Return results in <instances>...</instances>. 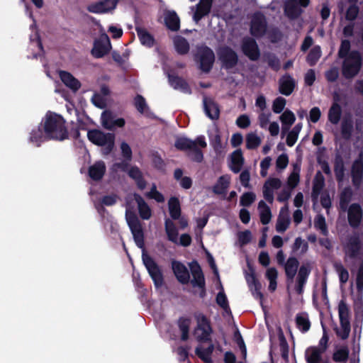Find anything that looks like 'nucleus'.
Wrapping results in <instances>:
<instances>
[{
  "label": "nucleus",
  "instance_id": "obj_1",
  "mask_svg": "<svg viewBox=\"0 0 363 363\" xmlns=\"http://www.w3.org/2000/svg\"><path fill=\"white\" fill-rule=\"evenodd\" d=\"M127 223L133 234L136 245L143 249L142 259L155 288L162 287L164 283L162 271L155 259L145 250L144 232L140 220L134 213L127 216Z\"/></svg>",
  "mask_w": 363,
  "mask_h": 363
},
{
  "label": "nucleus",
  "instance_id": "obj_2",
  "mask_svg": "<svg viewBox=\"0 0 363 363\" xmlns=\"http://www.w3.org/2000/svg\"><path fill=\"white\" fill-rule=\"evenodd\" d=\"M45 139L64 140L68 138V131L65 126V121L59 114L48 112L45 115L44 123L42 125Z\"/></svg>",
  "mask_w": 363,
  "mask_h": 363
},
{
  "label": "nucleus",
  "instance_id": "obj_3",
  "mask_svg": "<svg viewBox=\"0 0 363 363\" xmlns=\"http://www.w3.org/2000/svg\"><path fill=\"white\" fill-rule=\"evenodd\" d=\"M87 138L93 144L103 147L102 151L104 155L110 154L115 144V135L113 133H105L98 129L89 130L87 133Z\"/></svg>",
  "mask_w": 363,
  "mask_h": 363
},
{
  "label": "nucleus",
  "instance_id": "obj_4",
  "mask_svg": "<svg viewBox=\"0 0 363 363\" xmlns=\"http://www.w3.org/2000/svg\"><path fill=\"white\" fill-rule=\"evenodd\" d=\"M362 65V57L358 50H352L348 57L344 58L342 74L345 79H350L357 76Z\"/></svg>",
  "mask_w": 363,
  "mask_h": 363
},
{
  "label": "nucleus",
  "instance_id": "obj_5",
  "mask_svg": "<svg viewBox=\"0 0 363 363\" xmlns=\"http://www.w3.org/2000/svg\"><path fill=\"white\" fill-rule=\"evenodd\" d=\"M194 60L199 64V68L205 73H208L213 65L215 55L211 48L203 45L197 48Z\"/></svg>",
  "mask_w": 363,
  "mask_h": 363
},
{
  "label": "nucleus",
  "instance_id": "obj_6",
  "mask_svg": "<svg viewBox=\"0 0 363 363\" xmlns=\"http://www.w3.org/2000/svg\"><path fill=\"white\" fill-rule=\"evenodd\" d=\"M197 325L194 330V334L199 342H206L211 341V334L213 332L210 320L207 317L199 313L196 315Z\"/></svg>",
  "mask_w": 363,
  "mask_h": 363
},
{
  "label": "nucleus",
  "instance_id": "obj_7",
  "mask_svg": "<svg viewBox=\"0 0 363 363\" xmlns=\"http://www.w3.org/2000/svg\"><path fill=\"white\" fill-rule=\"evenodd\" d=\"M218 56L222 67L226 70L234 68L238 64L237 52L229 46L221 47L218 51Z\"/></svg>",
  "mask_w": 363,
  "mask_h": 363
},
{
  "label": "nucleus",
  "instance_id": "obj_8",
  "mask_svg": "<svg viewBox=\"0 0 363 363\" xmlns=\"http://www.w3.org/2000/svg\"><path fill=\"white\" fill-rule=\"evenodd\" d=\"M267 30V21L265 16L261 12L255 13L250 21V34L255 38H259L265 35Z\"/></svg>",
  "mask_w": 363,
  "mask_h": 363
},
{
  "label": "nucleus",
  "instance_id": "obj_9",
  "mask_svg": "<svg viewBox=\"0 0 363 363\" xmlns=\"http://www.w3.org/2000/svg\"><path fill=\"white\" fill-rule=\"evenodd\" d=\"M120 0H99L86 6V10L92 13H107L116 9Z\"/></svg>",
  "mask_w": 363,
  "mask_h": 363
},
{
  "label": "nucleus",
  "instance_id": "obj_10",
  "mask_svg": "<svg viewBox=\"0 0 363 363\" xmlns=\"http://www.w3.org/2000/svg\"><path fill=\"white\" fill-rule=\"evenodd\" d=\"M241 50L243 54L251 61H257L260 57V50L256 40L245 37L242 40Z\"/></svg>",
  "mask_w": 363,
  "mask_h": 363
},
{
  "label": "nucleus",
  "instance_id": "obj_11",
  "mask_svg": "<svg viewBox=\"0 0 363 363\" xmlns=\"http://www.w3.org/2000/svg\"><path fill=\"white\" fill-rule=\"evenodd\" d=\"M195 145H199L202 148L206 147L207 143L205 140V137L199 135L195 140L186 137H179L176 139L174 143V147L181 151H190Z\"/></svg>",
  "mask_w": 363,
  "mask_h": 363
},
{
  "label": "nucleus",
  "instance_id": "obj_12",
  "mask_svg": "<svg viewBox=\"0 0 363 363\" xmlns=\"http://www.w3.org/2000/svg\"><path fill=\"white\" fill-rule=\"evenodd\" d=\"M352 182L353 185L359 188L363 179V153L361 152L359 158L355 160L351 169Z\"/></svg>",
  "mask_w": 363,
  "mask_h": 363
},
{
  "label": "nucleus",
  "instance_id": "obj_13",
  "mask_svg": "<svg viewBox=\"0 0 363 363\" xmlns=\"http://www.w3.org/2000/svg\"><path fill=\"white\" fill-rule=\"evenodd\" d=\"M172 269L177 279L182 284H186L190 279L189 272L186 267L182 262L173 260Z\"/></svg>",
  "mask_w": 363,
  "mask_h": 363
},
{
  "label": "nucleus",
  "instance_id": "obj_14",
  "mask_svg": "<svg viewBox=\"0 0 363 363\" xmlns=\"http://www.w3.org/2000/svg\"><path fill=\"white\" fill-rule=\"evenodd\" d=\"M362 209L359 203H354L350 206L347 211V218L350 225L354 228H357L362 220Z\"/></svg>",
  "mask_w": 363,
  "mask_h": 363
},
{
  "label": "nucleus",
  "instance_id": "obj_15",
  "mask_svg": "<svg viewBox=\"0 0 363 363\" xmlns=\"http://www.w3.org/2000/svg\"><path fill=\"white\" fill-rule=\"evenodd\" d=\"M296 87L295 79L288 73L284 74L279 79V91L285 96L292 94Z\"/></svg>",
  "mask_w": 363,
  "mask_h": 363
},
{
  "label": "nucleus",
  "instance_id": "obj_16",
  "mask_svg": "<svg viewBox=\"0 0 363 363\" xmlns=\"http://www.w3.org/2000/svg\"><path fill=\"white\" fill-rule=\"evenodd\" d=\"M168 80L170 86L174 89L179 90L186 94H191L192 93L189 83L182 77L176 74H169Z\"/></svg>",
  "mask_w": 363,
  "mask_h": 363
},
{
  "label": "nucleus",
  "instance_id": "obj_17",
  "mask_svg": "<svg viewBox=\"0 0 363 363\" xmlns=\"http://www.w3.org/2000/svg\"><path fill=\"white\" fill-rule=\"evenodd\" d=\"M111 47L109 38L108 35H106L105 41L103 40H96L94 41L91 54L96 58H101L108 53Z\"/></svg>",
  "mask_w": 363,
  "mask_h": 363
},
{
  "label": "nucleus",
  "instance_id": "obj_18",
  "mask_svg": "<svg viewBox=\"0 0 363 363\" xmlns=\"http://www.w3.org/2000/svg\"><path fill=\"white\" fill-rule=\"evenodd\" d=\"M213 0H200L196 4V9L193 15V19L196 23L200 21L203 17L211 12Z\"/></svg>",
  "mask_w": 363,
  "mask_h": 363
},
{
  "label": "nucleus",
  "instance_id": "obj_19",
  "mask_svg": "<svg viewBox=\"0 0 363 363\" xmlns=\"http://www.w3.org/2000/svg\"><path fill=\"white\" fill-rule=\"evenodd\" d=\"M333 170L335 179L338 183H341L345 179V167L343 157L339 151H337L335 155L333 161Z\"/></svg>",
  "mask_w": 363,
  "mask_h": 363
},
{
  "label": "nucleus",
  "instance_id": "obj_20",
  "mask_svg": "<svg viewBox=\"0 0 363 363\" xmlns=\"http://www.w3.org/2000/svg\"><path fill=\"white\" fill-rule=\"evenodd\" d=\"M203 108L206 115L211 120H217L220 116L218 104L212 99L204 96L203 99Z\"/></svg>",
  "mask_w": 363,
  "mask_h": 363
},
{
  "label": "nucleus",
  "instance_id": "obj_21",
  "mask_svg": "<svg viewBox=\"0 0 363 363\" xmlns=\"http://www.w3.org/2000/svg\"><path fill=\"white\" fill-rule=\"evenodd\" d=\"M191 272L193 277V279L191 281V284L194 287L197 286H203L204 284H206L204 274L201 269L199 264L194 261L190 264Z\"/></svg>",
  "mask_w": 363,
  "mask_h": 363
},
{
  "label": "nucleus",
  "instance_id": "obj_22",
  "mask_svg": "<svg viewBox=\"0 0 363 363\" xmlns=\"http://www.w3.org/2000/svg\"><path fill=\"white\" fill-rule=\"evenodd\" d=\"M59 77L63 84L72 91L76 92L81 88V82L70 72L60 70L59 72Z\"/></svg>",
  "mask_w": 363,
  "mask_h": 363
},
{
  "label": "nucleus",
  "instance_id": "obj_23",
  "mask_svg": "<svg viewBox=\"0 0 363 363\" xmlns=\"http://www.w3.org/2000/svg\"><path fill=\"white\" fill-rule=\"evenodd\" d=\"M106 170V167L104 162L99 160L89 167L88 174L92 180L98 182L104 177Z\"/></svg>",
  "mask_w": 363,
  "mask_h": 363
},
{
  "label": "nucleus",
  "instance_id": "obj_24",
  "mask_svg": "<svg viewBox=\"0 0 363 363\" xmlns=\"http://www.w3.org/2000/svg\"><path fill=\"white\" fill-rule=\"evenodd\" d=\"M310 273V267L304 264L301 265L298 269L296 286V291L298 294H301L303 292V288L307 282Z\"/></svg>",
  "mask_w": 363,
  "mask_h": 363
},
{
  "label": "nucleus",
  "instance_id": "obj_25",
  "mask_svg": "<svg viewBox=\"0 0 363 363\" xmlns=\"http://www.w3.org/2000/svg\"><path fill=\"white\" fill-rule=\"evenodd\" d=\"M325 186V177L322 174V173L318 171L315 175L313 182V187L311 192V199L312 201L315 203L318 201V199Z\"/></svg>",
  "mask_w": 363,
  "mask_h": 363
},
{
  "label": "nucleus",
  "instance_id": "obj_26",
  "mask_svg": "<svg viewBox=\"0 0 363 363\" xmlns=\"http://www.w3.org/2000/svg\"><path fill=\"white\" fill-rule=\"evenodd\" d=\"M134 200L137 203L140 217L143 220H148L152 216V211L143 198L137 193L133 194Z\"/></svg>",
  "mask_w": 363,
  "mask_h": 363
},
{
  "label": "nucleus",
  "instance_id": "obj_27",
  "mask_svg": "<svg viewBox=\"0 0 363 363\" xmlns=\"http://www.w3.org/2000/svg\"><path fill=\"white\" fill-rule=\"evenodd\" d=\"M302 12V9L298 6L297 0H286L284 5V13L289 19H297Z\"/></svg>",
  "mask_w": 363,
  "mask_h": 363
},
{
  "label": "nucleus",
  "instance_id": "obj_28",
  "mask_svg": "<svg viewBox=\"0 0 363 363\" xmlns=\"http://www.w3.org/2000/svg\"><path fill=\"white\" fill-rule=\"evenodd\" d=\"M299 266V262L295 257H290L288 258L284 264L285 274L287 281H292L296 276Z\"/></svg>",
  "mask_w": 363,
  "mask_h": 363
},
{
  "label": "nucleus",
  "instance_id": "obj_29",
  "mask_svg": "<svg viewBox=\"0 0 363 363\" xmlns=\"http://www.w3.org/2000/svg\"><path fill=\"white\" fill-rule=\"evenodd\" d=\"M164 23L172 31H177L180 28V19L174 11H167L164 13Z\"/></svg>",
  "mask_w": 363,
  "mask_h": 363
},
{
  "label": "nucleus",
  "instance_id": "obj_30",
  "mask_svg": "<svg viewBox=\"0 0 363 363\" xmlns=\"http://www.w3.org/2000/svg\"><path fill=\"white\" fill-rule=\"evenodd\" d=\"M288 207L285 206L281 208L280 214L278 216L276 223V230L278 233H284L289 228L290 218L287 213Z\"/></svg>",
  "mask_w": 363,
  "mask_h": 363
},
{
  "label": "nucleus",
  "instance_id": "obj_31",
  "mask_svg": "<svg viewBox=\"0 0 363 363\" xmlns=\"http://www.w3.org/2000/svg\"><path fill=\"white\" fill-rule=\"evenodd\" d=\"M230 177L228 174L220 176L212 188L213 192L217 195L225 194L230 185Z\"/></svg>",
  "mask_w": 363,
  "mask_h": 363
},
{
  "label": "nucleus",
  "instance_id": "obj_32",
  "mask_svg": "<svg viewBox=\"0 0 363 363\" xmlns=\"http://www.w3.org/2000/svg\"><path fill=\"white\" fill-rule=\"evenodd\" d=\"M128 176L133 179L140 190H143L146 188L147 182L143 177V173L137 166H133L128 172Z\"/></svg>",
  "mask_w": 363,
  "mask_h": 363
},
{
  "label": "nucleus",
  "instance_id": "obj_33",
  "mask_svg": "<svg viewBox=\"0 0 363 363\" xmlns=\"http://www.w3.org/2000/svg\"><path fill=\"white\" fill-rule=\"evenodd\" d=\"M244 161L242 150L240 149L235 150L231 155L230 169L234 173L240 172L244 164Z\"/></svg>",
  "mask_w": 363,
  "mask_h": 363
},
{
  "label": "nucleus",
  "instance_id": "obj_34",
  "mask_svg": "<svg viewBox=\"0 0 363 363\" xmlns=\"http://www.w3.org/2000/svg\"><path fill=\"white\" fill-rule=\"evenodd\" d=\"M168 209L170 217L173 220H177L182 214L181 203L179 198L172 196L168 200Z\"/></svg>",
  "mask_w": 363,
  "mask_h": 363
},
{
  "label": "nucleus",
  "instance_id": "obj_35",
  "mask_svg": "<svg viewBox=\"0 0 363 363\" xmlns=\"http://www.w3.org/2000/svg\"><path fill=\"white\" fill-rule=\"evenodd\" d=\"M138 37L142 45L152 48L155 44V38L145 28L141 27H136Z\"/></svg>",
  "mask_w": 363,
  "mask_h": 363
},
{
  "label": "nucleus",
  "instance_id": "obj_36",
  "mask_svg": "<svg viewBox=\"0 0 363 363\" xmlns=\"http://www.w3.org/2000/svg\"><path fill=\"white\" fill-rule=\"evenodd\" d=\"M164 229L168 240L174 243H177L179 235L178 230L174 222L169 218H167L164 221Z\"/></svg>",
  "mask_w": 363,
  "mask_h": 363
},
{
  "label": "nucleus",
  "instance_id": "obj_37",
  "mask_svg": "<svg viewBox=\"0 0 363 363\" xmlns=\"http://www.w3.org/2000/svg\"><path fill=\"white\" fill-rule=\"evenodd\" d=\"M323 353L317 347H310L306 350V360L307 363H320Z\"/></svg>",
  "mask_w": 363,
  "mask_h": 363
},
{
  "label": "nucleus",
  "instance_id": "obj_38",
  "mask_svg": "<svg viewBox=\"0 0 363 363\" xmlns=\"http://www.w3.org/2000/svg\"><path fill=\"white\" fill-rule=\"evenodd\" d=\"M191 319L187 317L182 316L177 320V326L182 333L181 340L186 341L189 339Z\"/></svg>",
  "mask_w": 363,
  "mask_h": 363
},
{
  "label": "nucleus",
  "instance_id": "obj_39",
  "mask_svg": "<svg viewBox=\"0 0 363 363\" xmlns=\"http://www.w3.org/2000/svg\"><path fill=\"white\" fill-rule=\"evenodd\" d=\"M281 122L282 123V137L284 133L289 130L291 125L294 124L296 121L294 113L290 110H286L280 116Z\"/></svg>",
  "mask_w": 363,
  "mask_h": 363
},
{
  "label": "nucleus",
  "instance_id": "obj_40",
  "mask_svg": "<svg viewBox=\"0 0 363 363\" xmlns=\"http://www.w3.org/2000/svg\"><path fill=\"white\" fill-rule=\"evenodd\" d=\"M296 327L299 330L305 333L311 328V322L306 313H298L296 316Z\"/></svg>",
  "mask_w": 363,
  "mask_h": 363
},
{
  "label": "nucleus",
  "instance_id": "obj_41",
  "mask_svg": "<svg viewBox=\"0 0 363 363\" xmlns=\"http://www.w3.org/2000/svg\"><path fill=\"white\" fill-rule=\"evenodd\" d=\"M341 116L342 108L339 104L334 102L328 111V120L331 123L336 125L340 122Z\"/></svg>",
  "mask_w": 363,
  "mask_h": 363
},
{
  "label": "nucleus",
  "instance_id": "obj_42",
  "mask_svg": "<svg viewBox=\"0 0 363 363\" xmlns=\"http://www.w3.org/2000/svg\"><path fill=\"white\" fill-rule=\"evenodd\" d=\"M259 210L260 221L263 225H267L272 218V212L270 208L264 201H260L258 203Z\"/></svg>",
  "mask_w": 363,
  "mask_h": 363
},
{
  "label": "nucleus",
  "instance_id": "obj_43",
  "mask_svg": "<svg viewBox=\"0 0 363 363\" xmlns=\"http://www.w3.org/2000/svg\"><path fill=\"white\" fill-rule=\"evenodd\" d=\"M361 247L360 240L358 236H352L349 238L347 244V252L350 258L357 257Z\"/></svg>",
  "mask_w": 363,
  "mask_h": 363
},
{
  "label": "nucleus",
  "instance_id": "obj_44",
  "mask_svg": "<svg viewBox=\"0 0 363 363\" xmlns=\"http://www.w3.org/2000/svg\"><path fill=\"white\" fill-rule=\"evenodd\" d=\"M350 350L346 345L341 346L333 354V360L335 362H345L349 358Z\"/></svg>",
  "mask_w": 363,
  "mask_h": 363
},
{
  "label": "nucleus",
  "instance_id": "obj_45",
  "mask_svg": "<svg viewBox=\"0 0 363 363\" xmlns=\"http://www.w3.org/2000/svg\"><path fill=\"white\" fill-rule=\"evenodd\" d=\"M352 191L350 187H345L341 192L340 196V207L345 211L347 209L348 205L352 200Z\"/></svg>",
  "mask_w": 363,
  "mask_h": 363
},
{
  "label": "nucleus",
  "instance_id": "obj_46",
  "mask_svg": "<svg viewBox=\"0 0 363 363\" xmlns=\"http://www.w3.org/2000/svg\"><path fill=\"white\" fill-rule=\"evenodd\" d=\"M176 51L179 55H186L189 51V44L187 40L184 37H178L174 40Z\"/></svg>",
  "mask_w": 363,
  "mask_h": 363
},
{
  "label": "nucleus",
  "instance_id": "obj_47",
  "mask_svg": "<svg viewBox=\"0 0 363 363\" xmlns=\"http://www.w3.org/2000/svg\"><path fill=\"white\" fill-rule=\"evenodd\" d=\"M321 56V50L319 45L314 46L306 57V62L311 66H315Z\"/></svg>",
  "mask_w": 363,
  "mask_h": 363
},
{
  "label": "nucleus",
  "instance_id": "obj_48",
  "mask_svg": "<svg viewBox=\"0 0 363 363\" xmlns=\"http://www.w3.org/2000/svg\"><path fill=\"white\" fill-rule=\"evenodd\" d=\"M353 131V122L351 120L345 119L341 124V135L345 140L351 138Z\"/></svg>",
  "mask_w": 363,
  "mask_h": 363
},
{
  "label": "nucleus",
  "instance_id": "obj_49",
  "mask_svg": "<svg viewBox=\"0 0 363 363\" xmlns=\"http://www.w3.org/2000/svg\"><path fill=\"white\" fill-rule=\"evenodd\" d=\"M338 313L340 323H350V311L347 303L342 300L338 305Z\"/></svg>",
  "mask_w": 363,
  "mask_h": 363
},
{
  "label": "nucleus",
  "instance_id": "obj_50",
  "mask_svg": "<svg viewBox=\"0 0 363 363\" xmlns=\"http://www.w3.org/2000/svg\"><path fill=\"white\" fill-rule=\"evenodd\" d=\"M261 144V139L255 133H248L246 136V147L248 150H255Z\"/></svg>",
  "mask_w": 363,
  "mask_h": 363
},
{
  "label": "nucleus",
  "instance_id": "obj_51",
  "mask_svg": "<svg viewBox=\"0 0 363 363\" xmlns=\"http://www.w3.org/2000/svg\"><path fill=\"white\" fill-rule=\"evenodd\" d=\"M213 346L211 345L207 348L202 349L200 347L196 348V355L206 363L211 362V355L213 352Z\"/></svg>",
  "mask_w": 363,
  "mask_h": 363
},
{
  "label": "nucleus",
  "instance_id": "obj_52",
  "mask_svg": "<svg viewBox=\"0 0 363 363\" xmlns=\"http://www.w3.org/2000/svg\"><path fill=\"white\" fill-rule=\"evenodd\" d=\"M334 268L339 276L340 283L341 284H345L349 279V272L347 269L340 262H335Z\"/></svg>",
  "mask_w": 363,
  "mask_h": 363
},
{
  "label": "nucleus",
  "instance_id": "obj_53",
  "mask_svg": "<svg viewBox=\"0 0 363 363\" xmlns=\"http://www.w3.org/2000/svg\"><path fill=\"white\" fill-rule=\"evenodd\" d=\"M45 138V134L43 132V127H38L36 129H33L30 133V141L36 143V145L39 147Z\"/></svg>",
  "mask_w": 363,
  "mask_h": 363
},
{
  "label": "nucleus",
  "instance_id": "obj_54",
  "mask_svg": "<svg viewBox=\"0 0 363 363\" xmlns=\"http://www.w3.org/2000/svg\"><path fill=\"white\" fill-rule=\"evenodd\" d=\"M264 58L270 68L276 72L279 70L281 67L280 60L274 53L269 52L266 54Z\"/></svg>",
  "mask_w": 363,
  "mask_h": 363
},
{
  "label": "nucleus",
  "instance_id": "obj_55",
  "mask_svg": "<svg viewBox=\"0 0 363 363\" xmlns=\"http://www.w3.org/2000/svg\"><path fill=\"white\" fill-rule=\"evenodd\" d=\"M220 291L218 293L216 298V303L223 309L227 310L228 308H229L228 301L227 296L224 292L223 287L220 282Z\"/></svg>",
  "mask_w": 363,
  "mask_h": 363
},
{
  "label": "nucleus",
  "instance_id": "obj_56",
  "mask_svg": "<svg viewBox=\"0 0 363 363\" xmlns=\"http://www.w3.org/2000/svg\"><path fill=\"white\" fill-rule=\"evenodd\" d=\"M351 44L349 40H342L338 50V57L340 59L348 57L350 55Z\"/></svg>",
  "mask_w": 363,
  "mask_h": 363
},
{
  "label": "nucleus",
  "instance_id": "obj_57",
  "mask_svg": "<svg viewBox=\"0 0 363 363\" xmlns=\"http://www.w3.org/2000/svg\"><path fill=\"white\" fill-rule=\"evenodd\" d=\"M314 225L317 229L320 230L323 235L327 236L328 235V230L323 216L318 215L316 216L314 221Z\"/></svg>",
  "mask_w": 363,
  "mask_h": 363
},
{
  "label": "nucleus",
  "instance_id": "obj_58",
  "mask_svg": "<svg viewBox=\"0 0 363 363\" xmlns=\"http://www.w3.org/2000/svg\"><path fill=\"white\" fill-rule=\"evenodd\" d=\"M114 118L115 117L111 112H103L101 115V123L103 126L108 130H112Z\"/></svg>",
  "mask_w": 363,
  "mask_h": 363
},
{
  "label": "nucleus",
  "instance_id": "obj_59",
  "mask_svg": "<svg viewBox=\"0 0 363 363\" xmlns=\"http://www.w3.org/2000/svg\"><path fill=\"white\" fill-rule=\"evenodd\" d=\"M145 196L149 199H155L158 203H163L164 201V195L157 190V186L155 184H152L150 191L145 194Z\"/></svg>",
  "mask_w": 363,
  "mask_h": 363
},
{
  "label": "nucleus",
  "instance_id": "obj_60",
  "mask_svg": "<svg viewBox=\"0 0 363 363\" xmlns=\"http://www.w3.org/2000/svg\"><path fill=\"white\" fill-rule=\"evenodd\" d=\"M256 195L253 192H245L240 198V205L248 207L255 201Z\"/></svg>",
  "mask_w": 363,
  "mask_h": 363
},
{
  "label": "nucleus",
  "instance_id": "obj_61",
  "mask_svg": "<svg viewBox=\"0 0 363 363\" xmlns=\"http://www.w3.org/2000/svg\"><path fill=\"white\" fill-rule=\"evenodd\" d=\"M188 157L196 162H201L203 160V154L202 150L195 145L187 154Z\"/></svg>",
  "mask_w": 363,
  "mask_h": 363
},
{
  "label": "nucleus",
  "instance_id": "obj_62",
  "mask_svg": "<svg viewBox=\"0 0 363 363\" xmlns=\"http://www.w3.org/2000/svg\"><path fill=\"white\" fill-rule=\"evenodd\" d=\"M134 105L136 108L137 111L140 113H143L146 108H147V105L145 98L140 94H138L134 99Z\"/></svg>",
  "mask_w": 363,
  "mask_h": 363
},
{
  "label": "nucleus",
  "instance_id": "obj_63",
  "mask_svg": "<svg viewBox=\"0 0 363 363\" xmlns=\"http://www.w3.org/2000/svg\"><path fill=\"white\" fill-rule=\"evenodd\" d=\"M286 101L284 98L279 96L274 99L272 104V111L275 113H280L284 109Z\"/></svg>",
  "mask_w": 363,
  "mask_h": 363
},
{
  "label": "nucleus",
  "instance_id": "obj_64",
  "mask_svg": "<svg viewBox=\"0 0 363 363\" xmlns=\"http://www.w3.org/2000/svg\"><path fill=\"white\" fill-rule=\"evenodd\" d=\"M356 286L357 291L362 294L363 291V262H361L357 270Z\"/></svg>",
  "mask_w": 363,
  "mask_h": 363
}]
</instances>
